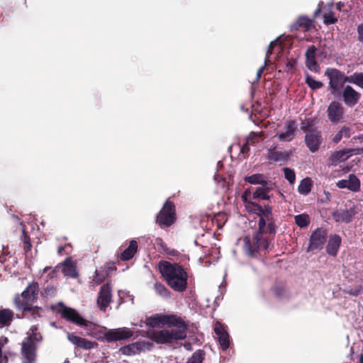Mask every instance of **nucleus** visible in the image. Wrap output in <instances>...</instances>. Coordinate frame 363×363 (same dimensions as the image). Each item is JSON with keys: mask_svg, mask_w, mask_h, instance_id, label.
Wrapping results in <instances>:
<instances>
[{"mask_svg": "<svg viewBox=\"0 0 363 363\" xmlns=\"http://www.w3.org/2000/svg\"><path fill=\"white\" fill-rule=\"evenodd\" d=\"M133 335V331L126 327L110 329L104 333V338L107 342L128 340Z\"/></svg>", "mask_w": 363, "mask_h": 363, "instance_id": "nucleus-11", "label": "nucleus"}, {"mask_svg": "<svg viewBox=\"0 0 363 363\" xmlns=\"http://www.w3.org/2000/svg\"><path fill=\"white\" fill-rule=\"evenodd\" d=\"M177 220L174 203L167 199L156 216V223L161 228L170 227Z\"/></svg>", "mask_w": 363, "mask_h": 363, "instance_id": "nucleus-7", "label": "nucleus"}, {"mask_svg": "<svg viewBox=\"0 0 363 363\" xmlns=\"http://www.w3.org/2000/svg\"><path fill=\"white\" fill-rule=\"evenodd\" d=\"M9 359L6 356H2L1 346L0 345V363H8Z\"/></svg>", "mask_w": 363, "mask_h": 363, "instance_id": "nucleus-48", "label": "nucleus"}, {"mask_svg": "<svg viewBox=\"0 0 363 363\" xmlns=\"http://www.w3.org/2000/svg\"><path fill=\"white\" fill-rule=\"evenodd\" d=\"M260 185V187H262L265 191H270L276 186L274 183L267 179V177L265 179H264V182Z\"/></svg>", "mask_w": 363, "mask_h": 363, "instance_id": "nucleus-40", "label": "nucleus"}, {"mask_svg": "<svg viewBox=\"0 0 363 363\" xmlns=\"http://www.w3.org/2000/svg\"><path fill=\"white\" fill-rule=\"evenodd\" d=\"M358 39L363 43V23L360 24L357 28Z\"/></svg>", "mask_w": 363, "mask_h": 363, "instance_id": "nucleus-46", "label": "nucleus"}, {"mask_svg": "<svg viewBox=\"0 0 363 363\" xmlns=\"http://www.w3.org/2000/svg\"><path fill=\"white\" fill-rule=\"evenodd\" d=\"M206 353L202 350H197L188 359L186 363H202L205 359Z\"/></svg>", "mask_w": 363, "mask_h": 363, "instance_id": "nucleus-32", "label": "nucleus"}, {"mask_svg": "<svg viewBox=\"0 0 363 363\" xmlns=\"http://www.w3.org/2000/svg\"><path fill=\"white\" fill-rule=\"evenodd\" d=\"M39 284L37 281L30 283L21 294L14 297V304L18 310L37 311L38 306H33V303L38 300Z\"/></svg>", "mask_w": 363, "mask_h": 363, "instance_id": "nucleus-5", "label": "nucleus"}, {"mask_svg": "<svg viewBox=\"0 0 363 363\" xmlns=\"http://www.w3.org/2000/svg\"><path fill=\"white\" fill-rule=\"evenodd\" d=\"M250 194L247 190H246L243 194L242 195V199L243 202L245 203V205L247 204V202L251 201L250 200L247 199V195Z\"/></svg>", "mask_w": 363, "mask_h": 363, "instance_id": "nucleus-50", "label": "nucleus"}, {"mask_svg": "<svg viewBox=\"0 0 363 363\" xmlns=\"http://www.w3.org/2000/svg\"><path fill=\"white\" fill-rule=\"evenodd\" d=\"M272 290L276 297L281 298L286 296L287 290L285 286L281 283H276L272 288Z\"/></svg>", "mask_w": 363, "mask_h": 363, "instance_id": "nucleus-34", "label": "nucleus"}, {"mask_svg": "<svg viewBox=\"0 0 363 363\" xmlns=\"http://www.w3.org/2000/svg\"><path fill=\"white\" fill-rule=\"evenodd\" d=\"M295 223L300 228H306L310 224V217L308 214H298L294 217Z\"/></svg>", "mask_w": 363, "mask_h": 363, "instance_id": "nucleus-33", "label": "nucleus"}, {"mask_svg": "<svg viewBox=\"0 0 363 363\" xmlns=\"http://www.w3.org/2000/svg\"><path fill=\"white\" fill-rule=\"evenodd\" d=\"M214 332L217 335L218 342L223 350H226L230 347V336L225 329V326L217 321L214 325Z\"/></svg>", "mask_w": 363, "mask_h": 363, "instance_id": "nucleus-15", "label": "nucleus"}, {"mask_svg": "<svg viewBox=\"0 0 363 363\" xmlns=\"http://www.w3.org/2000/svg\"><path fill=\"white\" fill-rule=\"evenodd\" d=\"M342 239L339 235L334 234L329 237L328 244L326 245L327 253L333 257H336L339 248L341 245Z\"/></svg>", "mask_w": 363, "mask_h": 363, "instance_id": "nucleus-21", "label": "nucleus"}, {"mask_svg": "<svg viewBox=\"0 0 363 363\" xmlns=\"http://www.w3.org/2000/svg\"><path fill=\"white\" fill-rule=\"evenodd\" d=\"M353 139L356 141L357 140H360V143H363V138H360V137H358V138H353Z\"/></svg>", "mask_w": 363, "mask_h": 363, "instance_id": "nucleus-60", "label": "nucleus"}, {"mask_svg": "<svg viewBox=\"0 0 363 363\" xmlns=\"http://www.w3.org/2000/svg\"><path fill=\"white\" fill-rule=\"evenodd\" d=\"M153 344L148 341H138L125 346L121 347L119 351L124 355L131 356L138 354L146 350H151Z\"/></svg>", "mask_w": 363, "mask_h": 363, "instance_id": "nucleus-12", "label": "nucleus"}, {"mask_svg": "<svg viewBox=\"0 0 363 363\" xmlns=\"http://www.w3.org/2000/svg\"><path fill=\"white\" fill-rule=\"evenodd\" d=\"M13 312L9 308L0 310V325L9 326L13 319Z\"/></svg>", "mask_w": 363, "mask_h": 363, "instance_id": "nucleus-27", "label": "nucleus"}, {"mask_svg": "<svg viewBox=\"0 0 363 363\" xmlns=\"http://www.w3.org/2000/svg\"><path fill=\"white\" fill-rule=\"evenodd\" d=\"M291 154V151H279L274 147L268 150L266 158L269 161V163L277 164L281 166L286 164Z\"/></svg>", "mask_w": 363, "mask_h": 363, "instance_id": "nucleus-14", "label": "nucleus"}, {"mask_svg": "<svg viewBox=\"0 0 363 363\" xmlns=\"http://www.w3.org/2000/svg\"><path fill=\"white\" fill-rule=\"evenodd\" d=\"M361 94L351 86H346L342 91L343 101L347 106H354L360 99Z\"/></svg>", "mask_w": 363, "mask_h": 363, "instance_id": "nucleus-19", "label": "nucleus"}, {"mask_svg": "<svg viewBox=\"0 0 363 363\" xmlns=\"http://www.w3.org/2000/svg\"><path fill=\"white\" fill-rule=\"evenodd\" d=\"M62 266V272L65 276L76 278L78 277L76 263L72 257H67L64 262L57 265V267Z\"/></svg>", "mask_w": 363, "mask_h": 363, "instance_id": "nucleus-20", "label": "nucleus"}, {"mask_svg": "<svg viewBox=\"0 0 363 363\" xmlns=\"http://www.w3.org/2000/svg\"><path fill=\"white\" fill-rule=\"evenodd\" d=\"M257 138H244L242 145L241 141H239L238 146L240 147V152L242 154L248 153L250 150L249 145L255 143Z\"/></svg>", "mask_w": 363, "mask_h": 363, "instance_id": "nucleus-30", "label": "nucleus"}, {"mask_svg": "<svg viewBox=\"0 0 363 363\" xmlns=\"http://www.w3.org/2000/svg\"><path fill=\"white\" fill-rule=\"evenodd\" d=\"M349 83L354 84L363 89V73L355 72L349 76Z\"/></svg>", "mask_w": 363, "mask_h": 363, "instance_id": "nucleus-36", "label": "nucleus"}, {"mask_svg": "<svg viewBox=\"0 0 363 363\" xmlns=\"http://www.w3.org/2000/svg\"><path fill=\"white\" fill-rule=\"evenodd\" d=\"M112 301V288L110 283L103 284L98 294L96 303L99 308L106 311Z\"/></svg>", "mask_w": 363, "mask_h": 363, "instance_id": "nucleus-13", "label": "nucleus"}, {"mask_svg": "<svg viewBox=\"0 0 363 363\" xmlns=\"http://www.w3.org/2000/svg\"><path fill=\"white\" fill-rule=\"evenodd\" d=\"M65 250L64 246H59L57 248V253L59 255H62Z\"/></svg>", "mask_w": 363, "mask_h": 363, "instance_id": "nucleus-56", "label": "nucleus"}, {"mask_svg": "<svg viewBox=\"0 0 363 363\" xmlns=\"http://www.w3.org/2000/svg\"><path fill=\"white\" fill-rule=\"evenodd\" d=\"M154 289L155 293L164 298H170L172 293L171 291L162 283L156 281L154 284Z\"/></svg>", "mask_w": 363, "mask_h": 363, "instance_id": "nucleus-29", "label": "nucleus"}, {"mask_svg": "<svg viewBox=\"0 0 363 363\" xmlns=\"http://www.w3.org/2000/svg\"><path fill=\"white\" fill-rule=\"evenodd\" d=\"M327 238L328 231L325 228H318L315 229L310 236L307 252L322 250Z\"/></svg>", "mask_w": 363, "mask_h": 363, "instance_id": "nucleus-9", "label": "nucleus"}, {"mask_svg": "<svg viewBox=\"0 0 363 363\" xmlns=\"http://www.w3.org/2000/svg\"><path fill=\"white\" fill-rule=\"evenodd\" d=\"M138 251V242L135 240L130 241L129 246L121 253V259L128 261L131 259Z\"/></svg>", "mask_w": 363, "mask_h": 363, "instance_id": "nucleus-25", "label": "nucleus"}, {"mask_svg": "<svg viewBox=\"0 0 363 363\" xmlns=\"http://www.w3.org/2000/svg\"><path fill=\"white\" fill-rule=\"evenodd\" d=\"M301 129L302 130H311L309 122H303L301 123Z\"/></svg>", "mask_w": 363, "mask_h": 363, "instance_id": "nucleus-53", "label": "nucleus"}, {"mask_svg": "<svg viewBox=\"0 0 363 363\" xmlns=\"http://www.w3.org/2000/svg\"><path fill=\"white\" fill-rule=\"evenodd\" d=\"M269 191H265L259 199L269 200L271 196L268 194Z\"/></svg>", "mask_w": 363, "mask_h": 363, "instance_id": "nucleus-55", "label": "nucleus"}, {"mask_svg": "<svg viewBox=\"0 0 363 363\" xmlns=\"http://www.w3.org/2000/svg\"><path fill=\"white\" fill-rule=\"evenodd\" d=\"M363 154V145L361 147L345 148L335 151L328 159V166H336L339 162L347 160L350 155Z\"/></svg>", "mask_w": 363, "mask_h": 363, "instance_id": "nucleus-8", "label": "nucleus"}, {"mask_svg": "<svg viewBox=\"0 0 363 363\" xmlns=\"http://www.w3.org/2000/svg\"><path fill=\"white\" fill-rule=\"evenodd\" d=\"M161 315L160 316H151L147 318V325L152 327H155L160 323Z\"/></svg>", "mask_w": 363, "mask_h": 363, "instance_id": "nucleus-43", "label": "nucleus"}, {"mask_svg": "<svg viewBox=\"0 0 363 363\" xmlns=\"http://www.w3.org/2000/svg\"><path fill=\"white\" fill-rule=\"evenodd\" d=\"M265 192V191L260 186L256 188L255 191L252 194V198L254 199H259L261 196Z\"/></svg>", "mask_w": 363, "mask_h": 363, "instance_id": "nucleus-44", "label": "nucleus"}, {"mask_svg": "<svg viewBox=\"0 0 363 363\" xmlns=\"http://www.w3.org/2000/svg\"><path fill=\"white\" fill-rule=\"evenodd\" d=\"M323 18L325 24H333L337 21V18L331 13H325Z\"/></svg>", "mask_w": 363, "mask_h": 363, "instance_id": "nucleus-41", "label": "nucleus"}, {"mask_svg": "<svg viewBox=\"0 0 363 363\" xmlns=\"http://www.w3.org/2000/svg\"><path fill=\"white\" fill-rule=\"evenodd\" d=\"M343 6V4L342 3H338L337 4V8L340 10L341 9V7Z\"/></svg>", "mask_w": 363, "mask_h": 363, "instance_id": "nucleus-61", "label": "nucleus"}, {"mask_svg": "<svg viewBox=\"0 0 363 363\" xmlns=\"http://www.w3.org/2000/svg\"><path fill=\"white\" fill-rule=\"evenodd\" d=\"M357 213V208L352 206L349 209L334 211L333 213V218L336 222L349 223L352 221Z\"/></svg>", "mask_w": 363, "mask_h": 363, "instance_id": "nucleus-17", "label": "nucleus"}, {"mask_svg": "<svg viewBox=\"0 0 363 363\" xmlns=\"http://www.w3.org/2000/svg\"><path fill=\"white\" fill-rule=\"evenodd\" d=\"M248 212L259 216L258 230L251 239L249 236L244 238V250L247 255L253 258L260 256V252H268L274 247L273 240L277 233V226L269 205H261L249 201L245 205Z\"/></svg>", "mask_w": 363, "mask_h": 363, "instance_id": "nucleus-1", "label": "nucleus"}, {"mask_svg": "<svg viewBox=\"0 0 363 363\" xmlns=\"http://www.w3.org/2000/svg\"><path fill=\"white\" fill-rule=\"evenodd\" d=\"M312 26V21L307 17L301 16L296 22L292 23L290 26L291 30H297L298 28H303L305 30H308Z\"/></svg>", "mask_w": 363, "mask_h": 363, "instance_id": "nucleus-26", "label": "nucleus"}, {"mask_svg": "<svg viewBox=\"0 0 363 363\" xmlns=\"http://www.w3.org/2000/svg\"><path fill=\"white\" fill-rule=\"evenodd\" d=\"M158 270L167 284L174 291L182 293L188 286V274L180 264L161 260L157 264Z\"/></svg>", "mask_w": 363, "mask_h": 363, "instance_id": "nucleus-3", "label": "nucleus"}, {"mask_svg": "<svg viewBox=\"0 0 363 363\" xmlns=\"http://www.w3.org/2000/svg\"><path fill=\"white\" fill-rule=\"evenodd\" d=\"M305 142L307 147L312 152L318 151L319 146L321 144L320 138H305Z\"/></svg>", "mask_w": 363, "mask_h": 363, "instance_id": "nucleus-31", "label": "nucleus"}, {"mask_svg": "<svg viewBox=\"0 0 363 363\" xmlns=\"http://www.w3.org/2000/svg\"><path fill=\"white\" fill-rule=\"evenodd\" d=\"M266 176L263 174H254L245 177V181L251 184H261L264 182Z\"/></svg>", "mask_w": 363, "mask_h": 363, "instance_id": "nucleus-35", "label": "nucleus"}, {"mask_svg": "<svg viewBox=\"0 0 363 363\" xmlns=\"http://www.w3.org/2000/svg\"><path fill=\"white\" fill-rule=\"evenodd\" d=\"M67 336L68 340L71 343L74 345L76 347L84 350H91L98 346V344L96 342L79 337L72 333H67Z\"/></svg>", "mask_w": 363, "mask_h": 363, "instance_id": "nucleus-16", "label": "nucleus"}, {"mask_svg": "<svg viewBox=\"0 0 363 363\" xmlns=\"http://www.w3.org/2000/svg\"><path fill=\"white\" fill-rule=\"evenodd\" d=\"M350 171V167H345V172H349Z\"/></svg>", "mask_w": 363, "mask_h": 363, "instance_id": "nucleus-63", "label": "nucleus"}, {"mask_svg": "<svg viewBox=\"0 0 363 363\" xmlns=\"http://www.w3.org/2000/svg\"><path fill=\"white\" fill-rule=\"evenodd\" d=\"M41 310V308L38 307L37 311H33V310H22L23 312H30L33 315H39V311Z\"/></svg>", "mask_w": 363, "mask_h": 363, "instance_id": "nucleus-54", "label": "nucleus"}, {"mask_svg": "<svg viewBox=\"0 0 363 363\" xmlns=\"http://www.w3.org/2000/svg\"><path fill=\"white\" fill-rule=\"evenodd\" d=\"M325 74L329 79V84L333 94L335 93L340 86H343L345 83L349 82V76H345L336 69L328 68L325 70Z\"/></svg>", "mask_w": 363, "mask_h": 363, "instance_id": "nucleus-10", "label": "nucleus"}, {"mask_svg": "<svg viewBox=\"0 0 363 363\" xmlns=\"http://www.w3.org/2000/svg\"><path fill=\"white\" fill-rule=\"evenodd\" d=\"M350 130L348 128H343L341 129V130L339 133V135L337 136H347L350 135Z\"/></svg>", "mask_w": 363, "mask_h": 363, "instance_id": "nucleus-47", "label": "nucleus"}, {"mask_svg": "<svg viewBox=\"0 0 363 363\" xmlns=\"http://www.w3.org/2000/svg\"><path fill=\"white\" fill-rule=\"evenodd\" d=\"M55 292V289L53 287V286H48L45 289V293L47 294V295H52Z\"/></svg>", "mask_w": 363, "mask_h": 363, "instance_id": "nucleus-49", "label": "nucleus"}, {"mask_svg": "<svg viewBox=\"0 0 363 363\" xmlns=\"http://www.w3.org/2000/svg\"><path fill=\"white\" fill-rule=\"evenodd\" d=\"M108 276L107 272H101L96 270L95 272V276L94 277V281L98 284H100L106 279V277Z\"/></svg>", "mask_w": 363, "mask_h": 363, "instance_id": "nucleus-39", "label": "nucleus"}, {"mask_svg": "<svg viewBox=\"0 0 363 363\" xmlns=\"http://www.w3.org/2000/svg\"><path fill=\"white\" fill-rule=\"evenodd\" d=\"M312 186L313 182L311 179L306 177L301 181L298 187V191L301 194L307 195L311 192Z\"/></svg>", "mask_w": 363, "mask_h": 363, "instance_id": "nucleus-28", "label": "nucleus"}, {"mask_svg": "<svg viewBox=\"0 0 363 363\" xmlns=\"http://www.w3.org/2000/svg\"><path fill=\"white\" fill-rule=\"evenodd\" d=\"M279 138L281 140H284V141H291L293 138H285V137H283V138Z\"/></svg>", "mask_w": 363, "mask_h": 363, "instance_id": "nucleus-58", "label": "nucleus"}, {"mask_svg": "<svg viewBox=\"0 0 363 363\" xmlns=\"http://www.w3.org/2000/svg\"><path fill=\"white\" fill-rule=\"evenodd\" d=\"M22 240L23 243H26V241H30V238L26 232L25 229L23 230Z\"/></svg>", "mask_w": 363, "mask_h": 363, "instance_id": "nucleus-52", "label": "nucleus"}, {"mask_svg": "<svg viewBox=\"0 0 363 363\" xmlns=\"http://www.w3.org/2000/svg\"><path fill=\"white\" fill-rule=\"evenodd\" d=\"M279 136L282 137V136H285V135H284V134H281Z\"/></svg>", "mask_w": 363, "mask_h": 363, "instance_id": "nucleus-64", "label": "nucleus"}, {"mask_svg": "<svg viewBox=\"0 0 363 363\" xmlns=\"http://www.w3.org/2000/svg\"><path fill=\"white\" fill-rule=\"evenodd\" d=\"M31 243L30 241H26V243H24V245H23V249L25 250L26 252H28V251H30L31 250Z\"/></svg>", "mask_w": 363, "mask_h": 363, "instance_id": "nucleus-51", "label": "nucleus"}, {"mask_svg": "<svg viewBox=\"0 0 363 363\" xmlns=\"http://www.w3.org/2000/svg\"><path fill=\"white\" fill-rule=\"evenodd\" d=\"M285 179L291 184H293L296 180V174L292 169L284 167L283 169Z\"/></svg>", "mask_w": 363, "mask_h": 363, "instance_id": "nucleus-38", "label": "nucleus"}, {"mask_svg": "<svg viewBox=\"0 0 363 363\" xmlns=\"http://www.w3.org/2000/svg\"><path fill=\"white\" fill-rule=\"evenodd\" d=\"M359 363H363V354L359 355Z\"/></svg>", "mask_w": 363, "mask_h": 363, "instance_id": "nucleus-62", "label": "nucleus"}, {"mask_svg": "<svg viewBox=\"0 0 363 363\" xmlns=\"http://www.w3.org/2000/svg\"><path fill=\"white\" fill-rule=\"evenodd\" d=\"M160 320L162 325L176 329L152 331L148 333L151 340L157 344H171L186 339L188 324L181 317L174 314L163 315Z\"/></svg>", "mask_w": 363, "mask_h": 363, "instance_id": "nucleus-2", "label": "nucleus"}, {"mask_svg": "<svg viewBox=\"0 0 363 363\" xmlns=\"http://www.w3.org/2000/svg\"><path fill=\"white\" fill-rule=\"evenodd\" d=\"M296 128L295 123L294 121H290L287 123V130L286 131V135H291L294 133V130Z\"/></svg>", "mask_w": 363, "mask_h": 363, "instance_id": "nucleus-45", "label": "nucleus"}, {"mask_svg": "<svg viewBox=\"0 0 363 363\" xmlns=\"http://www.w3.org/2000/svg\"><path fill=\"white\" fill-rule=\"evenodd\" d=\"M281 50V47L279 44V40L277 39L274 41H272L269 45V48H268V50L267 52V58L265 60V63L263 66H262L258 70H257V79H259V77H261L264 68H265V66L267 65V62H269L270 60H269V55H272L274 51L276 52H279Z\"/></svg>", "mask_w": 363, "mask_h": 363, "instance_id": "nucleus-24", "label": "nucleus"}, {"mask_svg": "<svg viewBox=\"0 0 363 363\" xmlns=\"http://www.w3.org/2000/svg\"><path fill=\"white\" fill-rule=\"evenodd\" d=\"M306 82L313 89H318L323 86V83L320 81L314 79L309 75H306Z\"/></svg>", "mask_w": 363, "mask_h": 363, "instance_id": "nucleus-37", "label": "nucleus"}, {"mask_svg": "<svg viewBox=\"0 0 363 363\" xmlns=\"http://www.w3.org/2000/svg\"><path fill=\"white\" fill-rule=\"evenodd\" d=\"M50 309L56 313L60 314L61 318L67 321L84 327L87 335L96 338L101 337L103 332L99 325L83 318L74 308L67 307L62 302H59L56 305H52Z\"/></svg>", "mask_w": 363, "mask_h": 363, "instance_id": "nucleus-4", "label": "nucleus"}, {"mask_svg": "<svg viewBox=\"0 0 363 363\" xmlns=\"http://www.w3.org/2000/svg\"><path fill=\"white\" fill-rule=\"evenodd\" d=\"M322 4H323V3H322V2H321V3H320V4H318V9L315 11V16H317V15H318V13L320 11V8H321V5H322Z\"/></svg>", "mask_w": 363, "mask_h": 363, "instance_id": "nucleus-57", "label": "nucleus"}, {"mask_svg": "<svg viewBox=\"0 0 363 363\" xmlns=\"http://www.w3.org/2000/svg\"><path fill=\"white\" fill-rule=\"evenodd\" d=\"M360 180L353 174L349 175L348 179H341L337 182V186L340 189H347L357 192L360 189Z\"/></svg>", "mask_w": 363, "mask_h": 363, "instance_id": "nucleus-18", "label": "nucleus"}, {"mask_svg": "<svg viewBox=\"0 0 363 363\" xmlns=\"http://www.w3.org/2000/svg\"><path fill=\"white\" fill-rule=\"evenodd\" d=\"M31 333L23 340L21 344V355L23 363H35L37 356V343L42 340L40 334L37 333V328L33 326L30 328Z\"/></svg>", "mask_w": 363, "mask_h": 363, "instance_id": "nucleus-6", "label": "nucleus"}, {"mask_svg": "<svg viewBox=\"0 0 363 363\" xmlns=\"http://www.w3.org/2000/svg\"><path fill=\"white\" fill-rule=\"evenodd\" d=\"M306 67L312 72H318L319 66L315 60V48L314 46L308 48L306 52Z\"/></svg>", "mask_w": 363, "mask_h": 363, "instance_id": "nucleus-23", "label": "nucleus"}, {"mask_svg": "<svg viewBox=\"0 0 363 363\" xmlns=\"http://www.w3.org/2000/svg\"><path fill=\"white\" fill-rule=\"evenodd\" d=\"M341 138H333V141L334 143H337L340 141Z\"/></svg>", "mask_w": 363, "mask_h": 363, "instance_id": "nucleus-59", "label": "nucleus"}, {"mask_svg": "<svg viewBox=\"0 0 363 363\" xmlns=\"http://www.w3.org/2000/svg\"><path fill=\"white\" fill-rule=\"evenodd\" d=\"M362 289V287L361 286H359L354 289H345L344 292L347 294H350L351 296H357L360 294Z\"/></svg>", "mask_w": 363, "mask_h": 363, "instance_id": "nucleus-42", "label": "nucleus"}, {"mask_svg": "<svg viewBox=\"0 0 363 363\" xmlns=\"http://www.w3.org/2000/svg\"><path fill=\"white\" fill-rule=\"evenodd\" d=\"M342 113V107L339 102L333 101L328 108V118L333 122L340 121Z\"/></svg>", "mask_w": 363, "mask_h": 363, "instance_id": "nucleus-22", "label": "nucleus"}]
</instances>
